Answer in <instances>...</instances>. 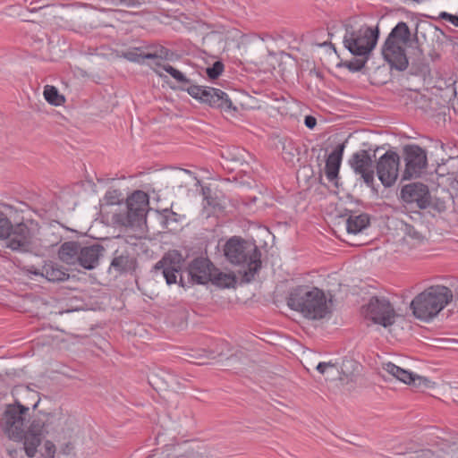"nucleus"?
<instances>
[{"mask_svg":"<svg viewBox=\"0 0 458 458\" xmlns=\"http://www.w3.org/2000/svg\"><path fill=\"white\" fill-rule=\"evenodd\" d=\"M29 411V407L17 401L7 405L0 420V428L9 439L23 441L27 456L32 458L42 441L44 422L41 420H33L28 426Z\"/></svg>","mask_w":458,"mask_h":458,"instance_id":"nucleus-1","label":"nucleus"},{"mask_svg":"<svg viewBox=\"0 0 458 458\" xmlns=\"http://www.w3.org/2000/svg\"><path fill=\"white\" fill-rule=\"evenodd\" d=\"M224 255L232 264L247 266L242 276L243 283H250L261 268V252L257 245L240 237L233 236L225 242Z\"/></svg>","mask_w":458,"mask_h":458,"instance_id":"nucleus-2","label":"nucleus"},{"mask_svg":"<svg viewBox=\"0 0 458 458\" xmlns=\"http://www.w3.org/2000/svg\"><path fill=\"white\" fill-rule=\"evenodd\" d=\"M287 305L310 319H321L331 312L324 292L308 285L292 289L287 297Z\"/></svg>","mask_w":458,"mask_h":458,"instance_id":"nucleus-3","label":"nucleus"},{"mask_svg":"<svg viewBox=\"0 0 458 458\" xmlns=\"http://www.w3.org/2000/svg\"><path fill=\"white\" fill-rule=\"evenodd\" d=\"M453 297L454 293L448 287L441 284L432 285L411 301V309L417 318L428 321L435 318Z\"/></svg>","mask_w":458,"mask_h":458,"instance_id":"nucleus-4","label":"nucleus"},{"mask_svg":"<svg viewBox=\"0 0 458 458\" xmlns=\"http://www.w3.org/2000/svg\"><path fill=\"white\" fill-rule=\"evenodd\" d=\"M105 248L99 243L85 245L80 242H64L58 250L59 259L72 266H80L91 270L99 264V259L105 252Z\"/></svg>","mask_w":458,"mask_h":458,"instance_id":"nucleus-5","label":"nucleus"},{"mask_svg":"<svg viewBox=\"0 0 458 458\" xmlns=\"http://www.w3.org/2000/svg\"><path fill=\"white\" fill-rule=\"evenodd\" d=\"M410 38L411 31L407 23L400 21L392 29L382 47L384 59L397 71H405L409 65L405 49L401 44H407Z\"/></svg>","mask_w":458,"mask_h":458,"instance_id":"nucleus-6","label":"nucleus"},{"mask_svg":"<svg viewBox=\"0 0 458 458\" xmlns=\"http://www.w3.org/2000/svg\"><path fill=\"white\" fill-rule=\"evenodd\" d=\"M379 36L377 29L362 25L354 29L352 25H345L343 43L344 47L355 56L369 55L375 48Z\"/></svg>","mask_w":458,"mask_h":458,"instance_id":"nucleus-7","label":"nucleus"},{"mask_svg":"<svg viewBox=\"0 0 458 458\" xmlns=\"http://www.w3.org/2000/svg\"><path fill=\"white\" fill-rule=\"evenodd\" d=\"M180 89L187 91L191 97L211 107L225 111L232 109V101L228 95L219 89L191 84L188 87L181 86Z\"/></svg>","mask_w":458,"mask_h":458,"instance_id":"nucleus-8","label":"nucleus"},{"mask_svg":"<svg viewBox=\"0 0 458 458\" xmlns=\"http://www.w3.org/2000/svg\"><path fill=\"white\" fill-rule=\"evenodd\" d=\"M363 309L366 318L384 327L392 326L397 316L393 305L385 297H371Z\"/></svg>","mask_w":458,"mask_h":458,"instance_id":"nucleus-9","label":"nucleus"},{"mask_svg":"<svg viewBox=\"0 0 458 458\" xmlns=\"http://www.w3.org/2000/svg\"><path fill=\"white\" fill-rule=\"evenodd\" d=\"M127 212L120 215L119 220L124 226H140L145 219L146 210L148 206V197L142 191H134L126 201Z\"/></svg>","mask_w":458,"mask_h":458,"instance_id":"nucleus-10","label":"nucleus"},{"mask_svg":"<svg viewBox=\"0 0 458 458\" xmlns=\"http://www.w3.org/2000/svg\"><path fill=\"white\" fill-rule=\"evenodd\" d=\"M184 264V259L178 250H170L157 261L153 267L156 274L160 273L165 279L167 284H175L177 274H180V284L184 286L182 268Z\"/></svg>","mask_w":458,"mask_h":458,"instance_id":"nucleus-11","label":"nucleus"},{"mask_svg":"<svg viewBox=\"0 0 458 458\" xmlns=\"http://www.w3.org/2000/svg\"><path fill=\"white\" fill-rule=\"evenodd\" d=\"M32 220L13 225L7 237L6 247L14 251L29 252L32 249L34 232Z\"/></svg>","mask_w":458,"mask_h":458,"instance_id":"nucleus-12","label":"nucleus"},{"mask_svg":"<svg viewBox=\"0 0 458 458\" xmlns=\"http://www.w3.org/2000/svg\"><path fill=\"white\" fill-rule=\"evenodd\" d=\"M400 157L392 150L386 151L377 162V174L385 187H391L397 180Z\"/></svg>","mask_w":458,"mask_h":458,"instance_id":"nucleus-13","label":"nucleus"},{"mask_svg":"<svg viewBox=\"0 0 458 458\" xmlns=\"http://www.w3.org/2000/svg\"><path fill=\"white\" fill-rule=\"evenodd\" d=\"M404 160L403 180L419 177L427 166L426 152L418 145H410L404 148Z\"/></svg>","mask_w":458,"mask_h":458,"instance_id":"nucleus-14","label":"nucleus"},{"mask_svg":"<svg viewBox=\"0 0 458 458\" xmlns=\"http://www.w3.org/2000/svg\"><path fill=\"white\" fill-rule=\"evenodd\" d=\"M400 194L403 202L420 209H425L431 204L428 187L422 182H411L404 185Z\"/></svg>","mask_w":458,"mask_h":458,"instance_id":"nucleus-15","label":"nucleus"},{"mask_svg":"<svg viewBox=\"0 0 458 458\" xmlns=\"http://www.w3.org/2000/svg\"><path fill=\"white\" fill-rule=\"evenodd\" d=\"M373 157L368 150H360L352 155L349 164L356 174H360L368 186L374 182Z\"/></svg>","mask_w":458,"mask_h":458,"instance_id":"nucleus-16","label":"nucleus"},{"mask_svg":"<svg viewBox=\"0 0 458 458\" xmlns=\"http://www.w3.org/2000/svg\"><path fill=\"white\" fill-rule=\"evenodd\" d=\"M383 369L391 376L405 384L411 385L415 388L425 390L433 388L435 383L428 377L419 376L409 370L403 369L392 362L383 364Z\"/></svg>","mask_w":458,"mask_h":458,"instance_id":"nucleus-17","label":"nucleus"},{"mask_svg":"<svg viewBox=\"0 0 458 458\" xmlns=\"http://www.w3.org/2000/svg\"><path fill=\"white\" fill-rule=\"evenodd\" d=\"M214 268L215 266L208 259L199 257L191 261L185 273L191 283L206 284L212 279Z\"/></svg>","mask_w":458,"mask_h":458,"instance_id":"nucleus-18","label":"nucleus"},{"mask_svg":"<svg viewBox=\"0 0 458 458\" xmlns=\"http://www.w3.org/2000/svg\"><path fill=\"white\" fill-rule=\"evenodd\" d=\"M344 150V144H339L336 148L328 155L326 160L325 174L327 180L337 185V179L339 169L342 163L343 154Z\"/></svg>","mask_w":458,"mask_h":458,"instance_id":"nucleus-19","label":"nucleus"},{"mask_svg":"<svg viewBox=\"0 0 458 458\" xmlns=\"http://www.w3.org/2000/svg\"><path fill=\"white\" fill-rule=\"evenodd\" d=\"M369 216L366 213H352L346 220V229L349 233L357 234L369 225Z\"/></svg>","mask_w":458,"mask_h":458,"instance_id":"nucleus-20","label":"nucleus"},{"mask_svg":"<svg viewBox=\"0 0 458 458\" xmlns=\"http://www.w3.org/2000/svg\"><path fill=\"white\" fill-rule=\"evenodd\" d=\"M44 277L53 283L64 282L69 278V274L62 266L48 261L44 265Z\"/></svg>","mask_w":458,"mask_h":458,"instance_id":"nucleus-21","label":"nucleus"},{"mask_svg":"<svg viewBox=\"0 0 458 458\" xmlns=\"http://www.w3.org/2000/svg\"><path fill=\"white\" fill-rule=\"evenodd\" d=\"M209 282L221 288H230L234 286L236 277L233 274L223 273L215 267Z\"/></svg>","mask_w":458,"mask_h":458,"instance_id":"nucleus-22","label":"nucleus"},{"mask_svg":"<svg viewBox=\"0 0 458 458\" xmlns=\"http://www.w3.org/2000/svg\"><path fill=\"white\" fill-rule=\"evenodd\" d=\"M147 48L150 50L144 55L148 59L170 60L174 55V53L171 50L161 45L148 46Z\"/></svg>","mask_w":458,"mask_h":458,"instance_id":"nucleus-23","label":"nucleus"},{"mask_svg":"<svg viewBox=\"0 0 458 458\" xmlns=\"http://www.w3.org/2000/svg\"><path fill=\"white\" fill-rule=\"evenodd\" d=\"M111 267L117 272H127L133 267V259L127 252L116 255L112 259Z\"/></svg>","mask_w":458,"mask_h":458,"instance_id":"nucleus-24","label":"nucleus"},{"mask_svg":"<svg viewBox=\"0 0 458 458\" xmlns=\"http://www.w3.org/2000/svg\"><path fill=\"white\" fill-rule=\"evenodd\" d=\"M156 65L168 72L178 82L182 83V86L188 87L189 85H191V80L188 79L182 72L175 69L172 65L168 64H161L160 61L156 62Z\"/></svg>","mask_w":458,"mask_h":458,"instance_id":"nucleus-25","label":"nucleus"},{"mask_svg":"<svg viewBox=\"0 0 458 458\" xmlns=\"http://www.w3.org/2000/svg\"><path fill=\"white\" fill-rule=\"evenodd\" d=\"M45 99L51 105L61 106L65 102L64 96L60 95L54 86L47 85L44 89Z\"/></svg>","mask_w":458,"mask_h":458,"instance_id":"nucleus-26","label":"nucleus"},{"mask_svg":"<svg viewBox=\"0 0 458 458\" xmlns=\"http://www.w3.org/2000/svg\"><path fill=\"white\" fill-rule=\"evenodd\" d=\"M359 365L356 361L351 359H344L342 361L340 370L337 372L341 376L339 377L340 380L349 379L353 373L358 369Z\"/></svg>","mask_w":458,"mask_h":458,"instance_id":"nucleus-27","label":"nucleus"},{"mask_svg":"<svg viewBox=\"0 0 458 458\" xmlns=\"http://www.w3.org/2000/svg\"><path fill=\"white\" fill-rule=\"evenodd\" d=\"M401 230L404 233V240L410 239L413 244L421 243L424 241V236L415 227L410 224H403Z\"/></svg>","mask_w":458,"mask_h":458,"instance_id":"nucleus-28","label":"nucleus"},{"mask_svg":"<svg viewBox=\"0 0 458 458\" xmlns=\"http://www.w3.org/2000/svg\"><path fill=\"white\" fill-rule=\"evenodd\" d=\"M246 155L247 153L245 152V150L235 149L234 152L227 151L226 156L223 154V157H225L226 160L232 162L233 165L243 170L244 166L247 165V162L244 158Z\"/></svg>","mask_w":458,"mask_h":458,"instance_id":"nucleus-29","label":"nucleus"},{"mask_svg":"<svg viewBox=\"0 0 458 458\" xmlns=\"http://www.w3.org/2000/svg\"><path fill=\"white\" fill-rule=\"evenodd\" d=\"M147 52L142 51L141 47H134L123 52L122 55L130 62L143 64L145 59L144 55Z\"/></svg>","mask_w":458,"mask_h":458,"instance_id":"nucleus-30","label":"nucleus"},{"mask_svg":"<svg viewBox=\"0 0 458 458\" xmlns=\"http://www.w3.org/2000/svg\"><path fill=\"white\" fill-rule=\"evenodd\" d=\"M360 58L345 62L344 66L352 72H360L366 64L369 55H361Z\"/></svg>","mask_w":458,"mask_h":458,"instance_id":"nucleus-31","label":"nucleus"},{"mask_svg":"<svg viewBox=\"0 0 458 458\" xmlns=\"http://www.w3.org/2000/svg\"><path fill=\"white\" fill-rule=\"evenodd\" d=\"M13 225L8 217L0 213V239H7Z\"/></svg>","mask_w":458,"mask_h":458,"instance_id":"nucleus-32","label":"nucleus"},{"mask_svg":"<svg viewBox=\"0 0 458 458\" xmlns=\"http://www.w3.org/2000/svg\"><path fill=\"white\" fill-rule=\"evenodd\" d=\"M225 68L224 64L221 61H216L212 66L206 69L207 75L209 79H217L223 72Z\"/></svg>","mask_w":458,"mask_h":458,"instance_id":"nucleus-33","label":"nucleus"},{"mask_svg":"<svg viewBox=\"0 0 458 458\" xmlns=\"http://www.w3.org/2000/svg\"><path fill=\"white\" fill-rule=\"evenodd\" d=\"M107 4L114 6L135 8L141 5L144 0H105Z\"/></svg>","mask_w":458,"mask_h":458,"instance_id":"nucleus-34","label":"nucleus"},{"mask_svg":"<svg viewBox=\"0 0 458 458\" xmlns=\"http://www.w3.org/2000/svg\"><path fill=\"white\" fill-rule=\"evenodd\" d=\"M176 214L169 209H164L161 213V223L165 228H168L171 222H177Z\"/></svg>","mask_w":458,"mask_h":458,"instance_id":"nucleus-35","label":"nucleus"},{"mask_svg":"<svg viewBox=\"0 0 458 458\" xmlns=\"http://www.w3.org/2000/svg\"><path fill=\"white\" fill-rule=\"evenodd\" d=\"M296 154H298V150L296 148L293 147V145L292 143H289L288 145L284 146L283 155H284V158L286 161L292 162L293 160L294 157L296 156Z\"/></svg>","mask_w":458,"mask_h":458,"instance_id":"nucleus-36","label":"nucleus"},{"mask_svg":"<svg viewBox=\"0 0 458 458\" xmlns=\"http://www.w3.org/2000/svg\"><path fill=\"white\" fill-rule=\"evenodd\" d=\"M316 369L320 374H325L326 372H331L333 370H335V372H339V369L336 367L335 363H332L331 361L319 362L317 365Z\"/></svg>","mask_w":458,"mask_h":458,"instance_id":"nucleus-37","label":"nucleus"},{"mask_svg":"<svg viewBox=\"0 0 458 458\" xmlns=\"http://www.w3.org/2000/svg\"><path fill=\"white\" fill-rule=\"evenodd\" d=\"M44 453L42 454L43 456L46 458H54L55 454V445L53 442L47 440L44 443Z\"/></svg>","mask_w":458,"mask_h":458,"instance_id":"nucleus-38","label":"nucleus"},{"mask_svg":"<svg viewBox=\"0 0 458 458\" xmlns=\"http://www.w3.org/2000/svg\"><path fill=\"white\" fill-rule=\"evenodd\" d=\"M120 195H121L120 192L116 190L109 191L106 193V199L108 204L114 205L116 203H119V201H120L119 196Z\"/></svg>","mask_w":458,"mask_h":458,"instance_id":"nucleus-39","label":"nucleus"},{"mask_svg":"<svg viewBox=\"0 0 458 458\" xmlns=\"http://www.w3.org/2000/svg\"><path fill=\"white\" fill-rule=\"evenodd\" d=\"M440 18L451 22L455 27H458V16L445 12L440 13Z\"/></svg>","mask_w":458,"mask_h":458,"instance_id":"nucleus-40","label":"nucleus"},{"mask_svg":"<svg viewBox=\"0 0 458 458\" xmlns=\"http://www.w3.org/2000/svg\"><path fill=\"white\" fill-rule=\"evenodd\" d=\"M304 124L309 129H314L317 124V119L312 115H306L304 118Z\"/></svg>","mask_w":458,"mask_h":458,"instance_id":"nucleus-41","label":"nucleus"},{"mask_svg":"<svg viewBox=\"0 0 458 458\" xmlns=\"http://www.w3.org/2000/svg\"><path fill=\"white\" fill-rule=\"evenodd\" d=\"M28 272L34 276H41L44 277V266L41 268H38L35 266H30L28 268Z\"/></svg>","mask_w":458,"mask_h":458,"instance_id":"nucleus-42","label":"nucleus"},{"mask_svg":"<svg viewBox=\"0 0 458 458\" xmlns=\"http://www.w3.org/2000/svg\"><path fill=\"white\" fill-rule=\"evenodd\" d=\"M208 205L213 206L215 208H218V210H221V209L224 208L223 206H221L220 204L215 202L212 199H208Z\"/></svg>","mask_w":458,"mask_h":458,"instance_id":"nucleus-43","label":"nucleus"},{"mask_svg":"<svg viewBox=\"0 0 458 458\" xmlns=\"http://www.w3.org/2000/svg\"><path fill=\"white\" fill-rule=\"evenodd\" d=\"M452 286L454 287L455 296L458 298V282L455 284H453Z\"/></svg>","mask_w":458,"mask_h":458,"instance_id":"nucleus-44","label":"nucleus"},{"mask_svg":"<svg viewBox=\"0 0 458 458\" xmlns=\"http://www.w3.org/2000/svg\"><path fill=\"white\" fill-rule=\"evenodd\" d=\"M154 71H155V72H156L159 77H163V74H162L160 72H158V71H157V70H156V69H155Z\"/></svg>","mask_w":458,"mask_h":458,"instance_id":"nucleus-45","label":"nucleus"},{"mask_svg":"<svg viewBox=\"0 0 458 458\" xmlns=\"http://www.w3.org/2000/svg\"><path fill=\"white\" fill-rule=\"evenodd\" d=\"M208 357L215 358V355H213V352H208Z\"/></svg>","mask_w":458,"mask_h":458,"instance_id":"nucleus-46","label":"nucleus"},{"mask_svg":"<svg viewBox=\"0 0 458 458\" xmlns=\"http://www.w3.org/2000/svg\"><path fill=\"white\" fill-rule=\"evenodd\" d=\"M329 45H330L331 47H333L334 51H336L335 47H334L331 43H329Z\"/></svg>","mask_w":458,"mask_h":458,"instance_id":"nucleus-47","label":"nucleus"},{"mask_svg":"<svg viewBox=\"0 0 458 458\" xmlns=\"http://www.w3.org/2000/svg\"><path fill=\"white\" fill-rule=\"evenodd\" d=\"M329 45H330L331 47H333L334 51H336L335 47H334L331 43H329Z\"/></svg>","mask_w":458,"mask_h":458,"instance_id":"nucleus-48","label":"nucleus"},{"mask_svg":"<svg viewBox=\"0 0 458 458\" xmlns=\"http://www.w3.org/2000/svg\"><path fill=\"white\" fill-rule=\"evenodd\" d=\"M183 172L187 173V174H191V171L187 170V169H184Z\"/></svg>","mask_w":458,"mask_h":458,"instance_id":"nucleus-49","label":"nucleus"},{"mask_svg":"<svg viewBox=\"0 0 458 458\" xmlns=\"http://www.w3.org/2000/svg\"><path fill=\"white\" fill-rule=\"evenodd\" d=\"M327 44H328L327 42H324V43L322 44V46H326V45H327Z\"/></svg>","mask_w":458,"mask_h":458,"instance_id":"nucleus-50","label":"nucleus"}]
</instances>
